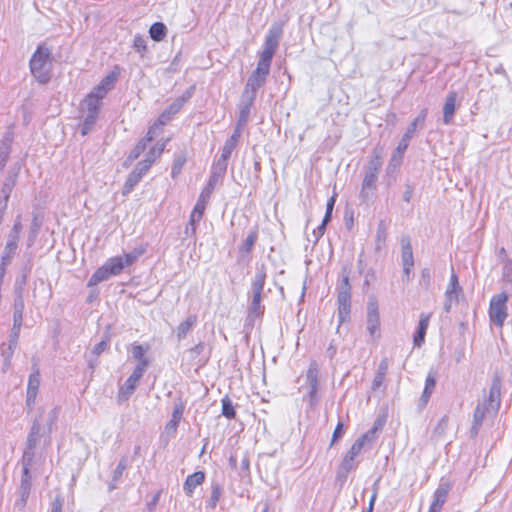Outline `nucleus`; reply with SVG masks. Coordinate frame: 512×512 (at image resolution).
I'll use <instances>...</instances> for the list:
<instances>
[{
	"label": "nucleus",
	"instance_id": "1",
	"mask_svg": "<svg viewBox=\"0 0 512 512\" xmlns=\"http://www.w3.org/2000/svg\"><path fill=\"white\" fill-rule=\"evenodd\" d=\"M282 35L283 24L281 22L273 23L266 34L263 51L260 53L257 67L247 79L243 90L244 94L256 97L258 89L266 83L272 59Z\"/></svg>",
	"mask_w": 512,
	"mask_h": 512
},
{
	"label": "nucleus",
	"instance_id": "2",
	"mask_svg": "<svg viewBox=\"0 0 512 512\" xmlns=\"http://www.w3.org/2000/svg\"><path fill=\"white\" fill-rule=\"evenodd\" d=\"M265 266L257 268L255 276L251 283V300L247 310L246 321L253 324L254 321L261 317L265 307L261 304L264 285L266 282Z\"/></svg>",
	"mask_w": 512,
	"mask_h": 512
},
{
	"label": "nucleus",
	"instance_id": "3",
	"mask_svg": "<svg viewBox=\"0 0 512 512\" xmlns=\"http://www.w3.org/2000/svg\"><path fill=\"white\" fill-rule=\"evenodd\" d=\"M30 72L40 83L46 84L51 79V51L48 47L39 45L29 62Z\"/></svg>",
	"mask_w": 512,
	"mask_h": 512
},
{
	"label": "nucleus",
	"instance_id": "4",
	"mask_svg": "<svg viewBox=\"0 0 512 512\" xmlns=\"http://www.w3.org/2000/svg\"><path fill=\"white\" fill-rule=\"evenodd\" d=\"M427 114L428 109L423 108L420 111L419 115L409 124L400 142L398 143V146L396 147L395 151L392 154L390 160L391 164L395 163V165H399L401 163L404 152L408 148L409 142L413 138L417 126L420 125V127H423Z\"/></svg>",
	"mask_w": 512,
	"mask_h": 512
},
{
	"label": "nucleus",
	"instance_id": "5",
	"mask_svg": "<svg viewBox=\"0 0 512 512\" xmlns=\"http://www.w3.org/2000/svg\"><path fill=\"white\" fill-rule=\"evenodd\" d=\"M508 296L505 292L494 295L490 301L489 317L498 327H502L507 317L506 302Z\"/></svg>",
	"mask_w": 512,
	"mask_h": 512
},
{
	"label": "nucleus",
	"instance_id": "6",
	"mask_svg": "<svg viewBox=\"0 0 512 512\" xmlns=\"http://www.w3.org/2000/svg\"><path fill=\"white\" fill-rule=\"evenodd\" d=\"M318 365L315 361L311 362L307 371H306V383L308 392L307 395L304 396V400L309 401V405L311 408L315 407L319 401V397L317 394L318 391Z\"/></svg>",
	"mask_w": 512,
	"mask_h": 512
},
{
	"label": "nucleus",
	"instance_id": "7",
	"mask_svg": "<svg viewBox=\"0 0 512 512\" xmlns=\"http://www.w3.org/2000/svg\"><path fill=\"white\" fill-rule=\"evenodd\" d=\"M41 383L40 370L37 363H33L32 372L28 377L27 391H26V407L28 411H32L35 406L36 398L38 395L39 387Z\"/></svg>",
	"mask_w": 512,
	"mask_h": 512
},
{
	"label": "nucleus",
	"instance_id": "8",
	"mask_svg": "<svg viewBox=\"0 0 512 512\" xmlns=\"http://www.w3.org/2000/svg\"><path fill=\"white\" fill-rule=\"evenodd\" d=\"M151 157L140 161L133 171L128 175L122 190L124 196L130 194L135 186L140 182L142 177L148 172L151 167Z\"/></svg>",
	"mask_w": 512,
	"mask_h": 512
},
{
	"label": "nucleus",
	"instance_id": "9",
	"mask_svg": "<svg viewBox=\"0 0 512 512\" xmlns=\"http://www.w3.org/2000/svg\"><path fill=\"white\" fill-rule=\"evenodd\" d=\"M462 292L463 289L459 284L458 276L452 269L450 281L445 291V301L443 305V309L446 313L451 311L453 304L458 303L459 296L462 294Z\"/></svg>",
	"mask_w": 512,
	"mask_h": 512
},
{
	"label": "nucleus",
	"instance_id": "10",
	"mask_svg": "<svg viewBox=\"0 0 512 512\" xmlns=\"http://www.w3.org/2000/svg\"><path fill=\"white\" fill-rule=\"evenodd\" d=\"M145 371L146 369L144 362L134 368L131 375L127 378L119 390V397L121 399L127 400L134 393Z\"/></svg>",
	"mask_w": 512,
	"mask_h": 512
},
{
	"label": "nucleus",
	"instance_id": "11",
	"mask_svg": "<svg viewBox=\"0 0 512 512\" xmlns=\"http://www.w3.org/2000/svg\"><path fill=\"white\" fill-rule=\"evenodd\" d=\"M22 229V225L20 221H16L9 233L7 243L5 245L1 260L2 265L5 267V265L9 264L13 255L15 254V251L18 247V240H19V233Z\"/></svg>",
	"mask_w": 512,
	"mask_h": 512
},
{
	"label": "nucleus",
	"instance_id": "12",
	"mask_svg": "<svg viewBox=\"0 0 512 512\" xmlns=\"http://www.w3.org/2000/svg\"><path fill=\"white\" fill-rule=\"evenodd\" d=\"M367 331L373 340L380 337V318L376 300H370L367 305Z\"/></svg>",
	"mask_w": 512,
	"mask_h": 512
},
{
	"label": "nucleus",
	"instance_id": "13",
	"mask_svg": "<svg viewBox=\"0 0 512 512\" xmlns=\"http://www.w3.org/2000/svg\"><path fill=\"white\" fill-rule=\"evenodd\" d=\"M32 487V476L30 471H22L19 485V498L15 501V507L19 510L25 508Z\"/></svg>",
	"mask_w": 512,
	"mask_h": 512
},
{
	"label": "nucleus",
	"instance_id": "14",
	"mask_svg": "<svg viewBox=\"0 0 512 512\" xmlns=\"http://www.w3.org/2000/svg\"><path fill=\"white\" fill-rule=\"evenodd\" d=\"M337 304L351 305V285L349 282V272L346 268L342 270V280L337 285Z\"/></svg>",
	"mask_w": 512,
	"mask_h": 512
},
{
	"label": "nucleus",
	"instance_id": "15",
	"mask_svg": "<svg viewBox=\"0 0 512 512\" xmlns=\"http://www.w3.org/2000/svg\"><path fill=\"white\" fill-rule=\"evenodd\" d=\"M378 173L365 171L359 197L366 202L373 196L377 188Z\"/></svg>",
	"mask_w": 512,
	"mask_h": 512
},
{
	"label": "nucleus",
	"instance_id": "16",
	"mask_svg": "<svg viewBox=\"0 0 512 512\" xmlns=\"http://www.w3.org/2000/svg\"><path fill=\"white\" fill-rule=\"evenodd\" d=\"M14 140V132L9 127L2 136L0 141V171H2L9 159L11 153V146Z\"/></svg>",
	"mask_w": 512,
	"mask_h": 512
},
{
	"label": "nucleus",
	"instance_id": "17",
	"mask_svg": "<svg viewBox=\"0 0 512 512\" xmlns=\"http://www.w3.org/2000/svg\"><path fill=\"white\" fill-rule=\"evenodd\" d=\"M489 410L497 412L501 405V382L499 378H494L489 390L488 399L483 403Z\"/></svg>",
	"mask_w": 512,
	"mask_h": 512
},
{
	"label": "nucleus",
	"instance_id": "18",
	"mask_svg": "<svg viewBox=\"0 0 512 512\" xmlns=\"http://www.w3.org/2000/svg\"><path fill=\"white\" fill-rule=\"evenodd\" d=\"M450 485L447 482H441L434 492L433 501L429 507V512H440L447 500Z\"/></svg>",
	"mask_w": 512,
	"mask_h": 512
},
{
	"label": "nucleus",
	"instance_id": "19",
	"mask_svg": "<svg viewBox=\"0 0 512 512\" xmlns=\"http://www.w3.org/2000/svg\"><path fill=\"white\" fill-rule=\"evenodd\" d=\"M257 238H258L257 230H252L249 232L246 239L239 246V257H238L239 263L240 262H249L250 253L252 251V248H253Z\"/></svg>",
	"mask_w": 512,
	"mask_h": 512
},
{
	"label": "nucleus",
	"instance_id": "20",
	"mask_svg": "<svg viewBox=\"0 0 512 512\" xmlns=\"http://www.w3.org/2000/svg\"><path fill=\"white\" fill-rule=\"evenodd\" d=\"M256 97L252 95H246L242 93L241 101L239 104V116H238V123L239 126H245L246 123L249 120L250 110L251 107L254 104Z\"/></svg>",
	"mask_w": 512,
	"mask_h": 512
},
{
	"label": "nucleus",
	"instance_id": "21",
	"mask_svg": "<svg viewBox=\"0 0 512 512\" xmlns=\"http://www.w3.org/2000/svg\"><path fill=\"white\" fill-rule=\"evenodd\" d=\"M430 318H431L430 313H421L420 314L417 331L413 337L414 346L421 347L422 344L424 343L425 335H426V332H427V329L429 326Z\"/></svg>",
	"mask_w": 512,
	"mask_h": 512
},
{
	"label": "nucleus",
	"instance_id": "22",
	"mask_svg": "<svg viewBox=\"0 0 512 512\" xmlns=\"http://www.w3.org/2000/svg\"><path fill=\"white\" fill-rule=\"evenodd\" d=\"M457 93L450 91L446 97L443 106V123L449 125L452 123L456 111Z\"/></svg>",
	"mask_w": 512,
	"mask_h": 512
},
{
	"label": "nucleus",
	"instance_id": "23",
	"mask_svg": "<svg viewBox=\"0 0 512 512\" xmlns=\"http://www.w3.org/2000/svg\"><path fill=\"white\" fill-rule=\"evenodd\" d=\"M372 442H373V431H367L366 433L362 434L360 437H358L355 440V442L352 444L351 448L346 453V455L355 459L361 453L364 446L367 443L371 444Z\"/></svg>",
	"mask_w": 512,
	"mask_h": 512
},
{
	"label": "nucleus",
	"instance_id": "24",
	"mask_svg": "<svg viewBox=\"0 0 512 512\" xmlns=\"http://www.w3.org/2000/svg\"><path fill=\"white\" fill-rule=\"evenodd\" d=\"M205 481V473L203 471H196L191 475H188L183 489L187 496H192L197 486L201 485Z\"/></svg>",
	"mask_w": 512,
	"mask_h": 512
},
{
	"label": "nucleus",
	"instance_id": "25",
	"mask_svg": "<svg viewBox=\"0 0 512 512\" xmlns=\"http://www.w3.org/2000/svg\"><path fill=\"white\" fill-rule=\"evenodd\" d=\"M18 345L3 343L1 346V357L3 359L2 371L6 373L12 365V358Z\"/></svg>",
	"mask_w": 512,
	"mask_h": 512
},
{
	"label": "nucleus",
	"instance_id": "26",
	"mask_svg": "<svg viewBox=\"0 0 512 512\" xmlns=\"http://www.w3.org/2000/svg\"><path fill=\"white\" fill-rule=\"evenodd\" d=\"M206 208V202L202 199H198L190 215L191 232L195 233L196 225L200 222L203 217Z\"/></svg>",
	"mask_w": 512,
	"mask_h": 512
},
{
	"label": "nucleus",
	"instance_id": "27",
	"mask_svg": "<svg viewBox=\"0 0 512 512\" xmlns=\"http://www.w3.org/2000/svg\"><path fill=\"white\" fill-rule=\"evenodd\" d=\"M401 261L402 264L414 263L413 250L409 236H402L401 238Z\"/></svg>",
	"mask_w": 512,
	"mask_h": 512
},
{
	"label": "nucleus",
	"instance_id": "28",
	"mask_svg": "<svg viewBox=\"0 0 512 512\" xmlns=\"http://www.w3.org/2000/svg\"><path fill=\"white\" fill-rule=\"evenodd\" d=\"M197 317L196 315H189L186 320L181 322L176 329V335L179 340L184 339L192 327L196 324Z\"/></svg>",
	"mask_w": 512,
	"mask_h": 512
},
{
	"label": "nucleus",
	"instance_id": "29",
	"mask_svg": "<svg viewBox=\"0 0 512 512\" xmlns=\"http://www.w3.org/2000/svg\"><path fill=\"white\" fill-rule=\"evenodd\" d=\"M40 430H41L40 421L38 419H35L33 421V424L31 426L30 431L27 436L26 447L36 448L38 440H39Z\"/></svg>",
	"mask_w": 512,
	"mask_h": 512
},
{
	"label": "nucleus",
	"instance_id": "30",
	"mask_svg": "<svg viewBox=\"0 0 512 512\" xmlns=\"http://www.w3.org/2000/svg\"><path fill=\"white\" fill-rule=\"evenodd\" d=\"M387 238V228L383 220L378 223L375 236V251L379 252L385 247Z\"/></svg>",
	"mask_w": 512,
	"mask_h": 512
},
{
	"label": "nucleus",
	"instance_id": "31",
	"mask_svg": "<svg viewBox=\"0 0 512 512\" xmlns=\"http://www.w3.org/2000/svg\"><path fill=\"white\" fill-rule=\"evenodd\" d=\"M183 412H184V407L182 404L175 405L173 412H172V417L166 425L167 430H171L173 432L177 431L178 425L183 416Z\"/></svg>",
	"mask_w": 512,
	"mask_h": 512
},
{
	"label": "nucleus",
	"instance_id": "32",
	"mask_svg": "<svg viewBox=\"0 0 512 512\" xmlns=\"http://www.w3.org/2000/svg\"><path fill=\"white\" fill-rule=\"evenodd\" d=\"M103 265L107 268L110 277L119 275L124 269L121 256L109 258Z\"/></svg>",
	"mask_w": 512,
	"mask_h": 512
},
{
	"label": "nucleus",
	"instance_id": "33",
	"mask_svg": "<svg viewBox=\"0 0 512 512\" xmlns=\"http://www.w3.org/2000/svg\"><path fill=\"white\" fill-rule=\"evenodd\" d=\"M382 167V157L381 150L375 148L372 152V156L368 162V165L365 168V171L379 173Z\"/></svg>",
	"mask_w": 512,
	"mask_h": 512
},
{
	"label": "nucleus",
	"instance_id": "34",
	"mask_svg": "<svg viewBox=\"0 0 512 512\" xmlns=\"http://www.w3.org/2000/svg\"><path fill=\"white\" fill-rule=\"evenodd\" d=\"M167 33V28L162 22H155L150 26L149 35L156 42L162 41Z\"/></svg>",
	"mask_w": 512,
	"mask_h": 512
},
{
	"label": "nucleus",
	"instance_id": "35",
	"mask_svg": "<svg viewBox=\"0 0 512 512\" xmlns=\"http://www.w3.org/2000/svg\"><path fill=\"white\" fill-rule=\"evenodd\" d=\"M24 308V294L14 293L13 320L23 321Z\"/></svg>",
	"mask_w": 512,
	"mask_h": 512
},
{
	"label": "nucleus",
	"instance_id": "36",
	"mask_svg": "<svg viewBox=\"0 0 512 512\" xmlns=\"http://www.w3.org/2000/svg\"><path fill=\"white\" fill-rule=\"evenodd\" d=\"M110 278V275L108 273V270L107 268L102 265L101 267H99L93 274L92 276L89 278L88 280V286L89 287H92V286H96L98 285L99 283L107 280Z\"/></svg>",
	"mask_w": 512,
	"mask_h": 512
},
{
	"label": "nucleus",
	"instance_id": "37",
	"mask_svg": "<svg viewBox=\"0 0 512 512\" xmlns=\"http://www.w3.org/2000/svg\"><path fill=\"white\" fill-rule=\"evenodd\" d=\"M228 160V158L220 155V157L214 162L212 166L211 175L222 179L227 170Z\"/></svg>",
	"mask_w": 512,
	"mask_h": 512
},
{
	"label": "nucleus",
	"instance_id": "38",
	"mask_svg": "<svg viewBox=\"0 0 512 512\" xmlns=\"http://www.w3.org/2000/svg\"><path fill=\"white\" fill-rule=\"evenodd\" d=\"M82 105L86 109L87 113L99 114L101 101H99L97 98H95L94 95L88 94L85 97Z\"/></svg>",
	"mask_w": 512,
	"mask_h": 512
},
{
	"label": "nucleus",
	"instance_id": "39",
	"mask_svg": "<svg viewBox=\"0 0 512 512\" xmlns=\"http://www.w3.org/2000/svg\"><path fill=\"white\" fill-rule=\"evenodd\" d=\"M490 411L486 404H478L473 414V428H480L486 413Z\"/></svg>",
	"mask_w": 512,
	"mask_h": 512
},
{
	"label": "nucleus",
	"instance_id": "40",
	"mask_svg": "<svg viewBox=\"0 0 512 512\" xmlns=\"http://www.w3.org/2000/svg\"><path fill=\"white\" fill-rule=\"evenodd\" d=\"M221 180V178L216 177L210 174L209 180L205 188L202 190L198 199H202L204 202H208L210 195L212 194L216 184Z\"/></svg>",
	"mask_w": 512,
	"mask_h": 512
},
{
	"label": "nucleus",
	"instance_id": "41",
	"mask_svg": "<svg viewBox=\"0 0 512 512\" xmlns=\"http://www.w3.org/2000/svg\"><path fill=\"white\" fill-rule=\"evenodd\" d=\"M13 189H14V187H12V186L5 185V184L2 185V188H1L2 196L0 197V216L1 217H3L5 214V211L8 206L9 198H10V195H11Z\"/></svg>",
	"mask_w": 512,
	"mask_h": 512
},
{
	"label": "nucleus",
	"instance_id": "42",
	"mask_svg": "<svg viewBox=\"0 0 512 512\" xmlns=\"http://www.w3.org/2000/svg\"><path fill=\"white\" fill-rule=\"evenodd\" d=\"M221 404H222V411H221L222 415L229 420L234 419L236 417V411H235V408H234V405H233L231 399L228 396H225L221 400Z\"/></svg>",
	"mask_w": 512,
	"mask_h": 512
},
{
	"label": "nucleus",
	"instance_id": "43",
	"mask_svg": "<svg viewBox=\"0 0 512 512\" xmlns=\"http://www.w3.org/2000/svg\"><path fill=\"white\" fill-rule=\"evenodd\" d=\"M148 347H144L143 345H134L132 347V355L135 359H137L139 362L137 365H141L143 362L145 363V369L149 365V361L147 358H145V353L147 352Z\"/></svg>",
	"mask_w": 512,
	"mask_h": 512
},
{
	"label": "nucleus",
	"instance_id": "44",
	"mask_svg": "<svg viewBox=\"0 0 512 512\" xmlns=\"http://www.w3.org/2000/svg\"><path fill=\"white\" fill-rule=\"evenodd\" d=\"M97 118H98V114L86 113L83 123H82V127H81L82 135H87L92 130V128L94 127V125L96 123Z\"/></svg>",
	"mask_w": 512,
	"mask_h": 512
},
{
	"label": "nucleus",
	"instance_id": "45",
	"mask_svg": "<svg viewBox=\"0 0 512 512\" xmlns=\"http://www.w3.org/2000/svg\"><path fill=\"white\" fill-rule=\"evenodd\" d=\"M34 449L35 448H25L21 459L22 471H30L35 456Z\"/></svg>",
	"mask_w": 512,
	"mask_h": 512
},
{
	"label": "nucleus",
	"instance_id": "46",
	"mask_svg": "<svg viewBox=\"0 0 512 512\" xmlns=\"http://www.w3.org/2000/svg\"><path fill=\"white\" fill-rule=\"evenodd\" d=\"M143 249H134L131 252L125 253L121 256V262L123 264V268L132 265L137 259L143 254Z\"/></svg>",
	"mask_w": 512,
	"mask_h": 512
},
{
	"label": "nucleus",
	"instance_id": "47",
	"mask_svg": "<svg viewBox=\"0 0 512 512\" xmlns=\"http://www.w3.org/2000/svg\"><path fill=\"white\" fill-rule=\"evenodd\" d=\"M146 147V140H140L129 153L127 160L125 161V165H127V162L131 163L136 160L146 150Z\"/></svg>",
	"mask_w": 512,
	"mask_h": 512
},
{
	"label": "nucleus",
	"instance_id": "48",
	"mask_svg": "<svg viewBox=\"0 0 512 512\" xmlns=\"http://www.w3.org/2000/svg\"><path fill=\"white\" fill-rule=\"evenodd\" d=\"M351 313V305H338V326L337 332L339 331L340 326L350 319Z\"/></svg>",
	"mask_w": 512,
	"mask_h": 512
},
{
	"label": "nucleus",
	"instance_id": "49",
	"mask_svg": "<svg viewBox=\"0 0 512 512\" xmlns=\"http://www.w3.org/2000/svg\"><path fill=\"white\" fill-rule=\"evenodd\" d=\"M185 163H186V156L184 154H178L175 157L173 164H172V168H171V176L173 178H176L180 174Z\"/></svg>",
	"mask_w": 512,
	"mask_h": 512
},
{
	"label": "nucleus",
	"instance_id": "50",
	"mask_svg": "<svg viewBox=\"0 0 512 512\" xmlns=\"http://www.w3.org/2000/svg\"><path fill=\"white\" fill-rule=\"evenodd\" d=\"M221 493H222V488H221L220 484L217 482L212 483L211 495H210V499L208 501V505L211 508L216 507V505L221 497Z\"/></svg>",
	"mask_w": 512,
	"mask_h": 512
},
{
	"label": "nucleus",
	"instance_id": "51",
	"mask_svg": "<svg viewBox=\"0 0 512 512\" xmlns=\"http://www.w3.org/2000/svg\"><path fill=\"white\" fill-rule=\"evenodd\" d=\"M29 270L23 269L21 276L17 277L14 285V293L24 294L25 286L27 284Z\"/></svg>",
	"mask_w": 512,
	"mask_h": 512
},
{
	"label": "nucleus",
	"instance_id": "52",
	"mask_svg": "<svg viewBox=\"0 0 512 512\" xmlns=\"http://www.w3.org/2000/svg\"><path fill=\"white\" fill-rule=\"evenodd\" d=\"M22 322L23 321L21 320H13V326L9 334L8 343L18 345Z\"/></svg>",
	"mask_w": 512,
	"mask_h": 512
},
{
	"label": "nucleus",
	"instance_id": "53",
	"mask_svg": "<svg viewBox=\"0 0 512 512\" xmlns=\"http://www.w3.org/2000/svg\"><path fill=\"white\" fill-rule=\"evenodd\" d=\"M117 78H118V74L115 72H111L107 76H105L98 85L101 86L102 88H105V90L109 92L110 90L113 89V87L117 81Z\"/></svg>",
	"mask_w": 512,
	"mask_h": 512
},
{
	"label": "nucleus",
	"instance_id": "54",
	"mask_svg": "<svg viewBox=\"0 0 512 512\" xmlns=\"http://www.w3.org/2000/svg\"><path fill=\"white\" fill-rule=\"evenodd\" d=\"M250 475V459L247 454L243 455L239 468V476L244 479Z\"/></svg>",
	"mask_w": 512,
	"mask_h": 512
},
{
	"label": "nucleus",
	"instance_id": "55",
	"mask_svg": "<svg viewBox=\"0 0 512 512\" xmlns=\"http://www.w3.org/2000/svg\"><path fill=\"white\" fill-rule=\"evenodd\" d=\"M127 468V458L122 457L113 472V482H118Z\"/></svg>",
	"mask_w": 512,
	"mask_h": 512
},
{
	"label": "nucleus",
	"instance_id": "56",
	"mask_svg": "<svg viewBox=\"0 0 512 512\" xmlns=\"http://www.w3.org/2000/svg\"><path fill=\"white\" fill-rule=\"evenodd\" d=\"M164 149H165V143L156 144L154 147H152L148 151V153L146 154L145 159H148L149 157H151L150 159H151V165H152L154 163L155 159L162 154Z\"/></svg>",
	"mask_w": 512,
	"mask_h": 512
},
{
	"label": "nucleus",
	"instance_id": "57",
	"mask_svg": "<svg viewBox=\"0 0 512 512\" xmlns=\"http://www.w3.org/2000/svg\"><path fill=\"white\" fill-rule=\"evenodd\" d=\"M39 229H40L39 224L36 222V220H34L31 224L28 239H27L28 247H31L34 244V242L38 236Z\"/></svg>",
	"mask_w": 512,
	"mask_h": 512
},
{
	"label": "nucleus",
	"instance_id": "58",
	"mask_svg": "<svg viewBox=\"0 0 512 512\" xmlns=\"http://www.w3.org/2000/svg\"><path fill=\"white\" fill-rule=\"evenodd\" d=\"M350 472L351 471H349L348 469H345L339 465L337 472H336L335 481L337 484H339L340 487H342L345 484Z\"/></svg>",
	"mask_w": 512,
	"mask_h": 512
},
{
	"label": "nucleus",
	"instance_id": "59",
	"mask_svg": "<svg viewBox=\"0 0 512 512\" xmlns=\"http://www.w3.org/2000/svg\"><path fill=\"white\" fill-rule=\"evenodd\" d=\"M436 386V377L433 372H429L426 380H425V387L424 391H426L427 394H432Z\"/></svg>",
	"mask_w": 512,
	"mask_h": 512
},
{
	"label": "nucleus",
	"instance_id": "60",
	"mask_svg": "<svg viewBox=\"0 0 512 512\" xmlns=\"http://www.w3.org/2000/svg\"><path fill=\"white\" fill-rule=\"evenodd\" d=\"M108 345L109 341L107 339L101 340L93 347L91 355L99 357L108 348Z\"/></svg>",
	"mask_w": 512,
	"mask_h": 512
},
{
	"label": "nucleus",
	"instance_id": "61",
	"mask_svg": "<svg viewBox=\"0 0 512 512\" xmlns=\"http://www.w3.org/2000/svg\"><path fill=\"white\" fill-rule=\"evenodd\" d=\"M420 284L424 286L425 289H428L431 285V273L428 268H423L421 270L420 276Z\"/></svg>",
	"mask_w": 512,
	"mask_h": 512
},
{
	"label": "nucleus",
	"instance_id": "62",
	"mask_svg": "<svg viewBox=\"0 0 512 512\" xmlns=\"http://www.w3.org/2000/svg\"><path fill=\"white\" fill-rule=\"evenodd\" d=\"M133 46L138 52L144 53L146 51V39L141 35L135 36Z\"/></svg>",
	"mask_w": 512,
	"mask_h": 512
},
{
	"label": "nucleus",
	"instance_id": "63",
	"mask_svg": "<svg viewBox=\"0 0 512 512\" xmlns=\"http://www.w3.org/2000/svg\"><path fill=\"white\" fill-rule=\"evenodd\" d=\"M160 129L157 127V123H154L147 131V134L141 140H146V144L154 140V138L159 134Z\"/></svg>",
	"mask_w": 512,
	"mask_h": 512
},
{
	"label": "nucleus",
	"instance_id": "64",
	"mask_svg": "<svg viewBox=\"0 0 512 512\" xmlns=\"http://www.w3.org/2000/svg\"><path fill=\"white\" fill-rule=\"evenodd\" d=\"M340 466L348 469L349 471H352L357 467V463L355 459L351 458L350 456L345 455L340 463Z\"/></svg>",
	"mask_w": 512,
	"mask_h": 512
}]
</instances>
